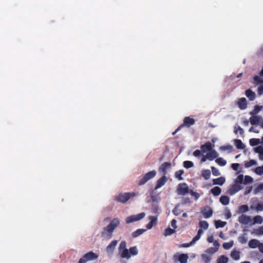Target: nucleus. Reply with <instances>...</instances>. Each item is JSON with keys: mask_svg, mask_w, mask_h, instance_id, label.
<instances>
[{"mask_svg": "<svg viewBox=\"0 0 263 263\" xmlns=\"http://www.w3.org/2000/svg\"><path fill=\"white\" fill-rule=\"evenodd\" d=\"M177 191L178 194L184 195L189 193V188L186 183H180L177 186Z\"/></svg>", "mask_w": 263, "mask_h": 263, "instance_id": "nucleus-8", "label": "nucleus"}, {"mask_svg": "<svg viewBox=\"0 0 263 263\" xmlns=\"http://www.w3.org/2000/svg\"><path fill=\"white\" fill-rule=\"evenodd\" d=\"M258 248L260 252H261L262 253H263V243L260 242Z\"/></svg>", "mask_w": 263, "mask_h": 263, "instance_id": "nucleus-63", "label": "nucleus"}, {"mask_svg": "<svg viewBox=\"0 0 263 263\" xmlns=\"http://www.w3.org/2000/svg\"><path fill=\"white\" fill-rule=\"evenodd\" d=\"M156 172L155 170L151 171L147 173L144 176L139 180L138 182L139 185H142L146 183L148 180L154 178L156 175Z\"/></svg>", "mask_w": 263, "mask_h": 263, "instance_id": "nucleus-5", "label": "nucleus"}, {"mask_svg": "<svg viewBox=\"0 0 263 263\" xmlns=\"http://www.w3.org/2000/svg\"><path fill=\"white\" fill-rule=\"evenodd\" d=\"M195 121L193 118L190 117H185L183 119V122L180 125V127H183L185 126L188 127L195 124Z\"/></svg>", "mask_w": 263, "mask_h": 263, "instance_id": "nucleus-9", "label": "nucleus"}, {"mask_svg": "<svg viewBox=\"0 0 263 263\" xmlns=\"http://www.w3.org/2000/svg\"><path fill=\"white\" fill-rule=\"evenodd\" d=\"M263 152V147L261 146H259L256 147L255 152L258 153L259 155Z\"/></svg>", "mask_w": 263, "mask_h": 263, "instance_id": "nucleus-57", "label": "nucleus"}, {"mask_svg": "<svg viewBox=\"0 0 263 263\" xmlns=\"http://www.w3.org/2000/svg\"><path fill=\"white\" fill-rule=\"evenodd\" d=\"M129 255H136L138 254V251L136 246L131 247L128 250Z\"/></svg>", "mask_w": 263, "mask_h": 263, "instance_id": "nucleus-36", "label": "nucleus"}, {"mask_svg": "<svg viewBox=\"0 0 263 263\" xmlns=\"http://www.w3.org/2000/svg\"><path fill=\"white\" fill-rule=\"evenodd\" d=\"M254 223L261 224L263 221V218L261 216L257 215L253 218Z\"/></svg>", "mask_w": 263, "mask_h": 263, "instance_id": "nucleus-39", "label": "nucleus"}, {"mask_svg": "<svg viewBox=\"0 0 263 263\" xmlns=\"http://www.w3.org/2000/svg\"><path fill=\"white\" fill-rule=\"evenodd\" d=\"M255 172L258 175H263V165L257 167L255 170Z\"/></svg>", "mask_w": 263, "mask_h": 263, "instance_id": "nucleus-47", "label": "nucleus"}, {"mask_svg": "<svg viewBox=\"0 0 263 263\" xmlns=\"http://www.w3.org/2000/svg\"><path fill=\"white\" fill-rule=\"evenodd\" d=\"M201 213L205 218H209L213 215V212L210 206H206L201 210Z\"/></svg>", "mask_w": 263, "mask_h": 263, "instance_id": "nucleus-10", "label": "nucleus"}, {"mask_svg": "<svg viewBox=\"0 0 263 263\" xmlns=\"http://www.w3.org/2000/svg\"><path fill=\"white\" fill-rule=\"evenodd\" d=\"M249 143L251 146H255L260 143V140L259 139L252 138L250 139Z\"/></svg>", "mask_w": 263, "mask_h": 263, "instance_id": "nucleus-32", "label": "nucleus"}, {"mask_svg": "<svg viewBox=\"0 0 263 263\" xmlns=\"http://www.w3.org/2000/svg\"><path fill=\"white\" fill-rule=\"evenodd\" d=\"M226 181L225 178L220 177L213 180V183L215 185H222Z\"/></svg>", "mask_w": 263, "mask_h": 263, "instance_id": "nucleus-21", "label": "nucleus"}, {"mask_svg": "<svg viewBox=\"0 0 263 263\" xmlns=\"http://www.w3.org/2000/svg\"><path fill=\"white\" fill-rule=\"evenodd\" d=\"M213 145L210 142H206L204 144L202 145L200 147L202 152L204 153L206 151H210L212 149Z\"/></svg>", "mask_w": 263, "mask_h": 263, "instance_id": "nucleus-20", "label": "nucleus"}, {"mask_svg": "<svg viewBox=\"0 0 263 263\" xmlns=\"http://www.w3.org/2000/svg\"><path fill=\"white\" fill-rule=\"evenodd\" d=\"M118 243L117 240L112 241L106 247V251L108 253H112Z\"/></svg>", "mask_w": 263, "mask_h": 263, "instance_id": "nucleus-16", "label": "nucleus"}, {"mask_svg": "<svg viewBox=\"0 0 263 263\" xmlns=\"http://www.w3.org/2000/svg\"><path fill=\"white\" fill-rule=\"evenodd\" d=\"M238 105L241 110L246 109L247 107V102L246 98H241L239 99L238 101Z\"/></svg>", "mask_w": 263, "mask_h": 263, "instance_id": "nucleus-17", "label": "nucleus"}, {"mask_svg": "<svg viewBox=\"0 0 263 263\" xmlns=\"http://www.w3.org/2000/svg\"><path fill=\"white\" fill-rule=\"evenodd\" d=\"M256 164V161L255 160L252 159L249 161H246L245 163V167L246 168L250 167L253 165Z\"/></svg>", "mask_w": 263, "mask_h": 263, "instance_id": "nucleus-35", "label": "nucleus"}, {"mask_svg": "<svg viewBox=\"0 0 263 263\" xmlns=\"http://www.w3.org/2000/svg\"><path fill=\"white\" fill-rule=\"evenodd\" d=\"M176 223L177 221L175 219H173L171 221V226L174 229H176L177 228Z\"/></svg>", "mask_w": 263, "mask_h": 263, "instance_id": "nucleus-60", "label": "nucleus"}, {"mask_svg": "<svg viewBox=\"0 0 263 263\" xmlns=\"http://www.w3.org/2000/svg\"><path fill=\"white\" fill-rule=\"evenodd\" d=\"M201 236L198 235H196L193 239V240L191 241L190 245H192L194 244L197 240H198L200 238Z\"/></svg>", "mask_w": 263, "mask_h": 263, "instance_id": "nucleus-54", "label": "nucleus"}, {"mask_svg": "<svg viewBox=\"0 0 263 263\" xmlns=\"http://www.w3.org/2000/svg\"><path fill=\"white\" fill-rule=\"evenodd\" d=\"M189 255L187 254H176L173 256L175 261H179L180 263H187Z\"/></svg>", "mask_w": 263, "mask_h": 263, "instance_id": "nucleus-7", "label": "nucleus"}, {"mask_svg": "<svg viewBox=\"0 0 263 263\" xmlns=\"http://www.w3.org/2000/svg\"><path fill=\"white\" fill-rule=\"evenodd\" d=\"M259 243L260 242L258 240L253 239L249 241L248 245L250 248L254 249L258 247Z\"/></svg>", "mask_w": 263, "mask_h": 263, "instance_id": "nucleus-23", "label": "nucleus"}, {"mask_svg": "<svg viewBox=\"0 0 263 263\" xmlns=\"http://www.w3.org/2000/svg\"><path fill=\"white\" fill-rule=\"evenodd\" d=\"M234 132L236 134L239 133L241 135H242L244 134L243 129L239 126H235L234 127Z\"/></svg>", "mask_w": 263, "mask_h": 263, "instance_id": "nucleus-44", "label": "nucleus"}, {"mask_svg": "<svg viewBox=\"0 0 263 263\" xmlns=\"http://www.w3.org/2000/svg\"><path fill=\"white\" fill-rule=\"evenodd\" d=\"M145 216V214L144 212H142L137 215H133L130 216H128L125 219V222L126 223H130L135 221H139L143 219Z\"/></svg>", "mask_w": 263, "mask_h": 263, "instance_id": "nucleus-6", "label": "nucleus"}, {"mask_svg": "<svg viewBox=\"0 0 263 263\" xmlns=\"http://www.w3.org/2000/svg\"><path fill=\"white\" fill-rule=\"evenodd\" d=\"M175 232V230L174 229H171L170 228H168L165 229L164 232L165 236L171 235Z\"/></svg>", "mask_w": 263, "mask_h": 263, "instance_id": "nucleus-43", "label": "nucleus"}, {"mask_svg": "<svg viewBox=\"0 0 263 263\" xmlns=\"http://www.w3.org/2000/svg\"><path fill=\"white\" fill-rule=\"evenodd\" d=\"M120 224V220L119 218H114L106 227L103 228L101 233V237L107 239H110L112 236V233L114 230Z\"/></svg>", "mask_w": 263, "mask_h": 263, "instance_id": "nucleus-1", "label": "nucleus"}, {"mask_svg": "<svg viewBox=\"0 0 263 263\" xmlns=\"http://www.w3.org/2000/svg\"><path fill=\"white\" fill-rule=\"evenodd\" d=\"M183 166L186 168H189L194 166V163L191 161H185L183 162Z\"/></svg>", "mask_w": 263, "mask_h": 263, "instance_id": "nucleus-41", "label": "nucleus"}, {"mask_svg": "<svg viewBox=\"0 0 263 263\" xmlns=\"http://www.w3.org/2000/svg\"><path fill=\"white\" fill-rule=\"evenodd\" d=\"M222 246L224 249L228 250L230 249L232 247L233 244L231 242H224L223 243Z\"/></svg>", "mask_w": 263, "mask_h": 263, "instance_id": "nucleus-53", "label": "nucleus"}, {"mask_svg": "<svg viewBox=\"0 0 263 263\" xmlns=\"http://www.w3.org/2000/svg\"><path fill=\"white\" fill-rule=\"evenodd\" d=\"M231 256L234 260H238L240 258L239 252L238 251L234 250L231 252Z\"/></svg>", "mask_w": 263, "mask_h": 263, "instance_id": "nucleus-31", "label": "nucleus"}, {"mask_svg": "<svg viewBox=\"0 0 263 263\" xmlns=\"http://www.w3.org/2000/svg\"><path fill=\"white\" fill-rule=\"evenodd\" d=\"M207 240L209 242H210V243L213 242L214 241L213 236L212 235L209 236L208 237Z\"/></svg>", "mask_w": 263, "mask_h": 263, "instance_id": "nucleus-64", "label": "nucleus"}, {"mask_svg": "<svg viewBox=\"0 0 263 263\" xmlns=\"http://www.w3.org/2000/svg\"><path fill=\"white\" fill-rule=\"evenodd\" d=\"M262 120V118L259 116H252L250 118V122L253 125L259 124Z\"/></svg>", "mask_w": 263, "mask_h": 263, "instance_id": "nucleus-12", "label": "nucleus"}, {"mask_svg": "<svg viewBox=\"0 0 263 263\" xmlns=\"http://www.w3.org/2000/svg\"><path fill=\"white\" fill-rule=\"evenodd\" d=\"M148 219L149 220V222L146 225V228L147 229H151L154 225L157 224V217L156 216H149L148 217Z\"/></svg>", "mask_w": 263, "mask_h": 263, "instance_id": "nucleus-13", "label": "nucleus"}, {"mask_svg": "<svg viewBox=\"0 0 263 263\" xmlns=\"http://www.w3.org/2000/svg\"><path fill=\"white\" fill-rule=\"evenodd\" d=\"M201 258L204 263H210L211 257L207 254H203L201 255Z\"/></svg>", "mask_w": 263, "mask_h": 263, "instance_id": "nucleus-40", "label": "nucleus"}, {"mask_svg": "<svg viewBox=\"0 0 263 263\" xmlns=\"http://www.w3.org/2000/svg\"><path fill=\"white\" fill-rule=\"evenodd\" d=\"M228 258L224 255L220 256L217 260V263H227Z\"/></svg>", "mask_w": 263, "mask_h": 263, "instance_id": "nucleus-34", "label": "nucleus"}, {"mask_svg": "<svg viewBox=\"0 0 263 263\" xmlns=\"http://www.w3.org/2000/svg\"><path fill=\"white\" fill-rule=\"evenodd\" d=\"M167 181V178L163 176L157 180V184L155 186V189H158L164 185Z\"/></svg>", "mask_w": 263, "mask_h": 263, "instance_id": "nucleus-19", "label": "nucleus"}, {"mask_svg": "<svg viewBox=\"0 0 263 263\" xmlns=\"http://www.w3.org/2000/svg\"><path fill=\"white\" fill-rule=\"evenodd\" d=\"M178 206L179 205H176L172 211L173 213L176 216H178L183 212V210L179 209Z\"/></svg>", "mask_w": 263, "mask_h": 263, "instance_id": "nucleus-42", "label": "nucleus"}, {"mask_svg": "<svg viewBox=\"0 0 263 263\" xmlns=\"http://www.w3.org/2000/svg\"><path fill=\"white\" fill-rule=\"evenodd\" d=\"M250 132H253L255 133H258L259 131L256 129L254 128L253 127H251L249 130Z\"/></svg>", "mask_w": 263, "mask_h": 263, "instance_id": "nucleus-62", "label": "nucleus"}, {"mask_svg": "<svg viewBox=\"0 0 263 263\" xmlns=\"http://www.w3.org/2000/svg\"><path fill=\"white\" fill-rule=\"evenodd\" d=\"M249 210V208L247 205H242L240 206L239 208V211L241 213H245L248 212Z\"/></svg>", "mask_w": 263, "mask_h": 263, "instance_id": "nucleus-48", "label": "nucleus"}, {"mask_svg": "<svg viewBox=\"0 0 263 263\" xmlns=\"http://www.w3.org/2000/svg\"><path fill=\"white\" fill-rule=\"evenodd\" d=\"M184 173V171L182 170H180L176 172L175 176L176 178H177L179 180H182L183 179L181 177L182 175Z\"/></svg>", "mask_w": 263, "mask_h": 263, "instance_id": "nucleus-37", "label": "nucleus"}, {"mask_svg": "<svg viewBox=\"0 0 263 263\" xmlns=\"http://www.w3.org/2000/svg\"><path fill=\"white\" fill-rule=\"evenodd\" d=\"M211 192L214 196H218L221 192V189L218 186H215L211 190Z\"/></svg>", "mask_w": 263, "mask_h": 263, "instance_id": "nucleus-27", "label": "nucleus"}, {"mask_svg": "<svg viewBox=\"0 0 263 263\" xmlns=\"http://www.w3.org/2000/svg\"><path fill=\"white\" fill-rule=\"evenodd\" d=\"M202 176L205 180H208L210 178L211 171L209 170H205L202 172Z\"/></svg>", "mask_w": 263, "mask_h": 263, "instance_id": "nucleus-29", "label": "nucleus"}, {"mask_svg": "<svg viewBox=\"0 0 263 263\" xmlns=\"http://www.w3.org/2000/svg\"><path fill=\"white\" fill-rule=\"evenodd\" d=\"M234 143L237 149H243L245 148V145L242 142L241 140L235 139L234 140Z\"/></svg>", "mask_w": 263, "mask_h": 263, "instance_id": "nucleus-24", "label": "nucleus"}, {"mask_svg": "<svg viewBox=\"0 0 263 263\" xmlns=\"http://www.w3.org/2000/svg\"><path fill=\"white\" fill-rule=\"evenodd\" d=\"M139 195V193H120L115 198V200L122 203H126L130 198Z\"/></svg>", "mask_w": 263, "mask_h": 263, "instance_id": "nucleus-2", "label": "nucleus"}, {"mask_svg": "<svg viewBox=\"0 0 263 263\" xmlns=\"http://www.w3.org/2000/svg\"><path fill=\"white\" fill-rule=\"evenodd\" d=\"M238 240L239 242H240L241 243L244 244L247 242V238L246 237L245 235H242L238 237Z\"/></svg>", "mask_w": 263, "mask_h": 263, "instance_id": "nucleus-51", "label": "nucleus"}, {"mask_svg": "<svg viewBox=\"0 0 263 263\" xmlns=\"http://www.w3.org/2000/svg\"><path fill=\"white\" fill-rule=\"evenodd\" d=\"M261 106L256 105L253 110L250 112V114L252 115L254 114H256L261 110Z\"/></svg>", "mask_w": 263, "mask_h": 263, "instance_id": "nucleus-45", "label": "nucleus"}, {"mask_svg": "<svg viewBox=\"0 0 263 263\" xmlns=\"http://www.w3.org/2000/svg\"><path fill=\"white\" fill-rule=\"evenodd\" d=\"M218 154L214 149H212L206 154V158L208 160L212 161L215 158H217Z\"/></svg>", "mask_w": 263, "mask_h": 263, "instance_id": "nucleus-15", "label": "nucleus"}, {"mask_svg": "<svg viewBox=\"0 0 263 263\" xmlns=\"http://www.w3.org/2000/svg\"><path fill=\"white\" fill-rule=\"evenodd\" d=\"M119 251L120 253L121 257L127 259L130 257L128 250L126 248V242L125 240H123L120 242Z\"/></svg>", "mask_w": 263, "mask_h": 263, "instance_id": "nucleus-3", "label": "nucleus"}, {"mask_svg": "<svg viewBox=\"0 0 263 263\" xmlns=\"http://www.w3.org/2000/svg\"><path fill=\"white\" fill-rule=\"evenodd\" d=\"M199 226L201 229L206 230L209 228V223L206 221L201 220L199 223Z\"/></svg>", "mask_w": 263, "mask_h": 263, "instance_id": "nucleus-30", "label": "nucleus"}, {"mask_svg": "<svg viewBox=\"0 0 263 263\" xmlns=\"http://www.w3.org/2000/svg\"><path fill=\"white\" fill-rule=\"evenodd\" d=\"M211 170H212V174L214 176H219L220 175V173L219 170L217 168H216L215 167L212 166L211 167Z\"/></svg>", "mask_w": 263, "mask_h": 263, "instance_id": "nucleus-49", "label": "nucleus"}, {"mask_svg": "<svg viewBox=\"0 0 263 263\" xmlns=\"http://www.w3.org/2000/svg\"><path fill=\"white\" fill-rule=\"evenodd\" d=\"M252 219L249 216L246 215H241L238 217V221L240 223L242 224H248L251 221Z\"/></svg>", "mask_w": 263, "mask_h": 263, "instance_id": "nucleus-11", "label": "nucleus"}, {"mask_svg": "<svg viewBox=\"0 0 263 263\" xmlns=\"http://www.w3.org/2000/svg\"><path fill=\"white\" fill-rule=\"evenodd\" d=\"M215 162L219 165L223 166L226 165L227 161L221 157L217 158Z\"/></svg>", "mask_w": 263, "mask_h": 263, "instance_id": "nucleus-33", "label": "nucleus"}, {"mask_svg": "<svg viewBox=\"0 0 263 263\" xmlns=\"http://www.w3.org/2000/svg\"><path fill=\"white\" fill-rule=\"evenodd\" d=\"M201 151L199 149H197L193 152V155L195 157H200L201 156Z\"/></svg>", "mask_w": 263, "mask_h": 263, "instance_id": "nucleus-58", "label": "nucleus"}, {"mask_svg": "<svg viewBox=\"0 0 263 263\" xmlns=\"http://www.w3.org/2000/svg\"><path fill=\"white\" fill-rule=\"evenodd\" d=\"M239 165V163H233L231 165V167L233 170L237 171Z\"/></svg>", "mask_w": 263, "mask_h": 263, "instance_id": "nucleus-59", "label": "nucleus"}, {"mask_svg": "<svg viewBox=\"0 0 263 263\" xmlns=\"http://www.w3.org/2000/svg\"><path fill=\"white\" fill-rule=\"evenodd\" d=\"M232 146L231 145H224V146H221L220 147V149L221 150H223V151H231L232 149Z\"/></svg>", "mask_w": 263, "mask_h": 263, "instance_id": "nucleus-52", "label": "nucleus"}, {"mask_svg": "<svg viewBox=\"0 0 263 263\" xmlns=\"http://www.w3.org/2000/svg\"><path fill=\"white\" fill-rule=\"evenodd\" d=\"M226 222L222 221L220 220H216L215 221V226L217 229L219 228H223L226 226Z\"/></svg>", "mask_w": 263, "mask_h": 263, "instance_id": "nucleus-28", "label": "nucleus"}, {"mask_svg": "<svg viewBox=\"0 0 263 263\" xmlns=\"http://www.w3.org/2000/svg\"><path fill=\"white\" fill-rule=\"evenodd\" d=\"M253 181V178L249 176H245L243 179V183L245 184L251 183Z\"/></svg>", "mask_w": 263, "mask_h": 263, "instance_id": "nucleus-38", "label": "nucleus"}, {"mask_svg": "<svg viewBox=\"0 0 263 263\" xmlns=\"http://www.w3.org/2000/svg\"><path fill=\"white\" fill-rule=\"evenodd\" d=\"M255 209L257 211H263V202L258 203L255 207Z\"/></svg>", "mask_w": 263, "mask_h": 263, "instance_id": "nucleus-50", "label": "nucleus"}, {"mask_svg": "<svg viewBox=\"0 0 263 263\" xmlns=\"http://www.w3.org/2000/svg\"><path fill=\"white\" fill-rule=\"evenodd\" d=\"M220 202L224 205H227L229 203L230 198L227 196H222L219 199Z\"/></svg>", "mask_w": 263, "mask_h": 263, "instance_id": "nucleus-25", "label": "nucleus"}, {"mask_svg": "<svg viewBox=\"0 0 263 263\" xmlns=\"http://www.w3.org/2000/svg\"><path fill=\"white\" fill-rule=\"evenodd\" d=\"M171 167V163L170 162H164L160 166L159 171L161 173H163L164 174L166 173L167 169Z\"/></svg>", "mask_w": 263, "mask_h": 263, "instance_id": "nucleus-18", "label": "nucleus"}, {"mask_svg": "<svg viewBox=\"0 0 263 263\" xmlns=\"http://www.w3.org/2000/svg\"><path fill=\"white\" fill-rule=\"evenodd\" d=\"M246 96L250 101H253L255 98V93L251 89H247L245 92Z\"/></svg>", "mask_w": 263, "mask_h": 263, "instance_id": "nucleus-22", "label": "nucleus"}, {"mask_svg": "<svg viewBox=\"0 0 263 263\" xmlns=\"http://www.w3.org/2000/svg\"><path fill=\"white\" fill-rule=\"evenodd\" d=\"M241 189V186L239 184H238L235 183L229 190L228 192L230 195H232L235 194L236 192H238Z\"/></svg>", "mask_w": 263, "mask_h": 263, "instance_id": "nucleus-14", "label": "nucleus"}, {"mask_svg": "<svg viewBox=\"0 0 263 263\" xmlns=\"http://www.w3.org/2000/svg\"><path fill=\"white\" fill-rule=\"evenodd\" d=\"M98 255L92 251H90L85 254L79 260L78 263H86L88 261L93 260L97 259Z\"/></svg>", "mask_w": 263, "mask_h": 263, "instance_id": "nucleus-4", "label": "nucleus"}, {"mask_svg": "<svg viewBox=\"0 0 263 263\" xmlns=\"http://www.w3.org/2000/svg\"><path fill=\"white\" fill-rule=\"evenodd\" d=\"M243 182V175H239L237 176L236 179H235V183L239 184Z\"/></svg>", "mask_w": 263, "mask_h": 263, "instance_id": "nucleus-46", "label": "nucleus"}, {"mask_svg": "<svg viewBox=\"0 0 263 263\" xmlns=\"http://www.w3.org/2000/svg\"><path fill=\"white\" fill-rule=\"evenodd\" d=\"M253 79H254V80L255 82H258V83H261V82L260 78L259 76H255L254 77Z\"/></svg>", "mask_w": 263, "mask_h": 263, "instance_id": "nucleus-61", "label": "nucleus"}, {"mask_svg": "<svg viewBox=\"0 0 263 263\" xmlns=\"http://www.w3.org/2000/svg\"><path fill=\"white\" fill-rule=\"evenodd\" d=\"M216 252L214 248H210L206 250V252L209 254H213Z\"/></svg>", "mask_w": 263, "mask_h": 263, "instance_id": "nucleus-55", "label": "nucleus"}, {"mask_svg": "<svg viewBox=\"0 0 263 263\" xmlns=\"http://www.w3.org/2000/svg\"><path fill=\"white\" fill-rule=\"evenodd\" d=\"M256 233L258 235H263V226L260 227L256 230Z\"/></svg>", "mask_w": 263, "mask_h": 263, "instance_id": "nucleus-56", "label": "nucleus"}, {"mask_svg": "<svg viewBox=\"0 0 263 263\" xmlns=\"http://www.w3.org/2000/svg\"><path fill=\"white\" fill-rule=\"evenodd\" d=\"M145 231H146L145 229H139L137 230L136 231H134V232H133L132 237L134 238L137 237L138 236L142 234Z\"/></svg>", "mask_w": 263, "mask_h": 263, "instance_id": "nucleus-26", "label": "nucleus"}]
</instances>
